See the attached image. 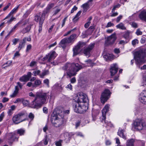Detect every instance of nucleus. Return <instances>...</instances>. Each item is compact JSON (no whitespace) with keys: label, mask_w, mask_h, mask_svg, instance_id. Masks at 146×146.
Segmentation results:
<instances>
[{"label":"nucleus","mask_w":146,"mask_h":146,"mask_svg":"<svg viewBox=\"0 0 146 146\" xmlns=\"http://www.w3.org/2000/svg\"><path fill=\"white\" fill-rule=\"evenodd\" d=\"M77 35L75 34H72L68 38H66L69 43L73 42L76 38Z\"/></svg>","instance_id":"19"},{"label":"nucleus","mask_w":146,"mask_h":146,"mask_svg":"<svg viewBox=\"0 0 146 146\" xmlns=\"http://www.w3.org/2000/svg\"><path fill=\"white\" fill-rule=\"evenodd\" d=\"M8 137L7 142L10 145L12 144L14 141H17L18 137H17L15 133H9L7 135Z\"/></svg>","instance_id":"11"},{"label":"nucleus","mask_w":146,"mask_h":146,"mask_svg":"<svg viewBox=\"0 0 146 146\" xmlns=\"http://www.w3.org/2000/svg\"><path fill=\"white\" fill-rule=\"evenodd\" d=\"M43 83L46 85L47 87H49V80L47 79H45L43 80Z\"/></svg>","instance_id":"46"},{"label":"nucleus","mask_w":146,"mask_h":146,"mask_svg":"<svg viewBox=\"0 0 146 146\" xmlns=\"http://www.w3.org/2000/svg\"><path fill=\"white\" fill-rule=\"evenodd\" d=\"M57 56V54L55 51H52L48 54L46 55L43 59L44 60L48 59V61L50 62L52 60H54Z\"/></svg>","instance_id":"13"},{"label":"nucleus","mask_w":146,"mask_h":146,"mask_svg":"<svg viewBox=\"0 0 146 146\" xmlns=\"http://www.w3.org/2000/svg\"><path fill=\"white\" fill-rule=\"evenodd\" d=\"M54 3H50L48 4L46 8L43 11L41 17L45 19L46 15L50 12V10L54 7Z\"/></svg>","instance_id":"8"},{"label":"nucleus","mask_w":146,"mask_h":146,"mask_svg":"<svg viewBox=\"0 0 146 146\" xmlns=\"http://www.w3.org/2000/svg\"><path fill=\"white\" fill-rule=\"evenodd\" d=\"M139 99L140 102L142 103L146 104V90H143L141 93Z\"/></svg>","instance_id":"15"},{"label":"nucleus","mask_w":146,"mask_h":146,"mask_svg":"<svg viewBox=\"0 0 146 146\" xmlns=\"http://www.w3.org/2000/svg\"><path fill=\"white\" fill-rule=\"evenodd\" d=\"M118 70V66L117 64H113L111 67L110 72L111 76L114 75L117 73Z\"/></svg>","instance_id":"17"},{"label":"nucleus","mask_w":146,"mask_h":146,"mask_svg":"<svg viewBox=\"0 0 146 146\" xmlns=\"http://www.w3.org/2000/svg\"><path fill=\"white\" fill-rule=\"evenodd\" d=\"M31 73L30 72H28L27 74V75H26L25 76L27 78H28V79L29 80V79H30L31 76Z\"/></svg>","instance_id":"64"},{"label":"nucleus","mask_w":146,"mask_h":146,"mask_svg":"<svg viewBox=\"0 0 146 146\" xmlns=\"http://www.w3.org/2000/svg\"><path fill=\"white\" fill-rule=\"evenodd\" d=\"M143 84L142 85V86L146 85V74L144 75L143 76Z\"/></svg>","instance_id":"52"},{"label":"nucleus","mask_w":146,"mask_h":146,"mask_svg":"<svg viewBox=\"0 0 146 146\" xmlns=\"http://www.w3.org/2000/svg\"><path fill=\"white\" fill-rule=\"evenodd\" d=\"M19 7V5H18L17 7H15L13 10H12L10 13L8 15L5 17L4 20H5L7 19L11 15L16 13Z\"/></svg>","instance_id":"21"},{"label":"nucleus","mask_w":146,"mask_h":146,"mask_svg":"<svg viewBox=\"0 0 146 146\" xmlns=\"http://www.w3.org/2000/svg\"><path fill=\"white\" fill-rule=\"evenodd\" d=\"M4 116L5 113L4 112H3L0 115V121H2Z\"/></svg>","instance_id":"61"},{"label":"nucleus","mask_w":146,"mask_h":146,"mask_svg":"<svg viewBox=\"0 0 146 146\" xmlns=\"http://www.w3.org/2000/svg\"><path fill=\"white\" fill-rule=\"evenodd\" d=\"M22 102L24 106H27L29 105V101L27 100H24L23 99Z\"/></svg>","instance_id":"42"},{"label":"nucleus","mask_w":146,"mask_h":146,"mask_svg":"<svg viewBox=\"0 0 146 146\" xmlns=\"http://www.w3.org/2000/svg\"><path fill=\"white\" fill-rule=\"evenodd\" d=\"M73 56H74L78 54L81 50L78 47L76 46L73 48Z\"/></svg>","instance_id":"20"},{"label":"nucleus","mask_w":146,"mask_h":146,"mask_svg":"<svg viewBox=\"0 0 146 146\" xmlns=\"http://www.w3.org/2000/svg\"><path fill=\"white\" fill-rule=\"evenodd\" d=\"M25 44L21 42H20L19 44V47L18 48L19 50H20L24 46Z\"/></svg>","instance_id":"51"},{"label":"nucleus","mask_w":146,"mask_h":146,"mask_svg":"<svg viewBox=\"0 0 146 146\" xmlns=\"http://www.w3.org/2000/svg\"><path fill=\"white\" fill-rule=\"evenodd\" d=\"M25 133V130L23 129H20L17 130V133L20 135L21 136L24 135Z\"/></svg>","instance_id":"34"},{"label":"nucleus","mask_w":146,"mask_h":146,"mask_svg":"<svg viewBox=\"0 0 146 146\" xmlns=\"http://www.w3.org/2000/svg\"><path fill=\"white\" fill-rule=\"evenodd\" d=\"M138 41L137 39L133 40L132 42V44L133 45H135L136 44H138Z\"/></svg>","instance_id":"59"},{"label":"nucleus","mask_w":146,"mask_h":146,"mask_svg":"<svg viewBox=\"0 0 146 146\" xmlns=\"http://www.w3.org/2000/svg\"><path fill=\"white\" fill-rule=\"evenodd\" d=\"M73 108L74 111L76 113H82L83 110H84L83 108H81V104L77 102L76 101L73 102Z\"/></svg>","instance_id":"9"},{"label":"nucleus","mask_w":146,"mask_h":146,"mask_svg":"<svg viewBox=\"0 0 146 146\" xmlns=\"http://www.w3.org/2000/svg\"><path fill=\"white\" fill-rule=\"evenodd\" d=\"M134 140L133 139L128 140L126 143V146H134Z\"/></svg>","instance_id":"27"},{"label":"nucleus","mask_w":146,"mask_h":146,"mask_svg":"<svg viewBox=\"0 0 146 146\" xmlns=\"http://www.w3.org/2000/svg\"><path fill=\"white\" fill-rule=\"evenodd\" d=\"M62 140H60L58 141H56L55 143V144L56 146H62Z\"/></svg>","instance_id":"47"},{"label":"nucleus","mask_w":146,"mask_h":146,"mask_svg":"<svg viewBox=\"0 0 146 146\" xmlns=\"http://www.w3.org/2000/svg\"><path fill=\"white\" fill-rule=\"evenodd\" d=\"M129 32L128 31L126 32L125 33V34L123 35V36L124 38L126 39L129 37Z\"/></svg>","instance_id":"53"},{"label":"nucleus","mask_w":146,"mask_h":146,"mask_svg":"<svg viewBox=\"0 0 146 146\" xmlns=\"http://www.w3.org/2000/svg\"><path fill=\"white\" fill-rule=\"evenodd\" d=\"M31 25H29L27 26L25 29H23L22 32L23 34L29 32L31 29Z\"/></svg>","instance_id":"32"},{"label":"nucleus","mask_w":146,"mask_h":146,"mask_svg":"<svg viewBox=\"0 0 146 146\" xmlns=\"http://www.w3.org/2000/svg\"><path fill=\"white\" fill-rule=\"evenodd\" d=\"M81 7L83 9V12L85 13L86 12L87 10L90 8V5L89 4H88L87 3H85L83 4L81 6Z\"/></svg>","instance_id":"22"},{"label":"nucleus","mask_w":146,"mask_h":146,"mask_svg":"<svg viewBox=\"0 0 146 146\" xmlns=\"http://www.w3.org/2000/svg\"><path fill=\"white\" fill-rule=\"evenodd\" d=\"M23 22V20L22 19L18 22L14 26L17 28L19 25L21 24Z\"/></svg>","instance_id":"60"},{"label":"nucleus","mask_w":146,"mask_h":146,"mask_svg":"<svg viewBox=\"0 0 146 146\" xmlns=\"http://www.w3.org/2000/svg\"><path fill=\"white\" fill-rule=\"evenodd\" d=\"M86 45V43L84 42H79L77 45V47H78L80 49V48L83 47V46Z\"/></svg>","instance_id":"41"},{"label":"nucleus","mask_w":146,"mask_h":146,"mask_svg":"<svg viewBox=\"0 0 146 146\" xmlns=\"http://www.w3.org/2000/svg\"><path fill=\"white\" fill-rule=\"evenodd\" d=\"M66 43H69L66 38H65L61 40L60 43V46L63 48H65L66 46H65L64 45Z\"/></svg>","instance_id":"23"},{"label":"nucleus","mask_w":146,"mask_h":146,"mask_svg":"<svg viewBox=\"0 0 146 146\" xmlns=\"http://www.w3.org/2000/svg\"><path fill=\"white\" fill-rule=\"evenodd\" d=\"M82 68V66L78 64H71L67 63L62 67V70L66 71L67 75L69 77L75 76L78 72Z\"/></svg>","instance_id":"2"},{"label":"nucleus","mask_w":146,"mask_h":146,"mask_svg":"<svg viewBox=\"0 0 146 146\" xmlns=\"http://www.w3.org/2000/svg\"><path fill=\"white\" fill-rule=\"evenodd\" d=\"M111 94L109 90L105 89L101 95V102L103 104H104L110 98Z\"/></svg>","instance_id":"7"},{"label":"nucleus","mask_w":146,"mask_h":146,"mask_svg":"<svg viewBox=\"0 0 146 146\" xmlns=\"http://www.w3.org/2000/svg\"><path fill=\"white\" fill-rule=\"evenodd\" d=\"M29 117L32 121L34 119V115L32 113H30L29 115Z\"/></svg>","instance_id":"57"},{"label":"nucleus","mask_w":146,"mask_h":146,"mask_svg":"<svg viewBox=\"0 0 146 146\" xmlns=\"http://www.w3.org/2000/svg\"><path fill=\"white\" fill-rule=\"evenodd\" d=\"M36 64L37 62H36L34 61H32L30 64V66L31 67L35 66L36 65Z\"/></svg>","instance_id":"48"},{"label":"nucleus","mask_w":146,"mask_h":146,"mask_svg":"<svg viewBox=\"0 0 146 146\" xmlns=\"http://www.w3.org/2000/svg\"><path fill=\"white\" fill-rule=\"evenodd\" d=\"M19 41V39L14 38L12 40V42H13V44L15 45L17 42Z\"/></svg>","instance_id":"58"},{"label":"nucleus","mask_w":146,"mask_h":146,"mask_svg":"<svg viewBox=\"0 0 146 146\" xmlns=\"http://www.w3.org/2000/svg\"><path fill=\"white\" fill-rule=\"evenodd\" d=\"M19 80L21 82H25L29 80L28 78H27L25 75H24L19 78Z\"/></svg>","instance_id":"35"},{"label":"nucleus","mask_w":146,"mask_h":146,"mask_svg":"<svg viewBox=\"0 0 146 146\" xmlns=\"http://www.w3.org/2000/svg\"><path fill=\"white\" fill-rule=\"evenodd\" d=\"M40 71L39 70H37L34 71L33 72V75L34 76H36L37 75L40 74Z\"/></svg>","instance_id":"50"},{"label":"nucleus","mask_w":146,"mask_h":146,"mask_svg":"<svg viewBox=\"0 0 146 146\" xmlns=\"http://www.w3.org/2000/svg\"><path fill=\"white\" fill-rule=\"evenodd\" d=\"M124 130L122 129L121 128H119L118 131L117 133L118 135L120 137H122L123 138L126 139V137L124 135L123 133Z\"/></svg>","instance_id":"24"},{"label":"nucleus","mask_w":146,"mask_h":146,"mask_svg":"<svg viewBox=\"0 0 146 146\" xmlns=\"http://www.w3.org/2000/svg\"><path fill=\"white\" fill-rule=\"evenodd\" d=\"M77 102L81 104L82 103H85L88 100L86 96L82 92L79 93L77 95Z\"/></svg>","instance_id":"10"},{"label":"nucleus","mask_w":146,"mask_h":146,"mask_svg":"<svg viewBox=\"0 0 146 146\" xmlns=\"http://www.w3.org/2000/svg\"><path fill=\"white\" fill-rule=\"evenodd\" d=\"M41 83L40 80L38 79L35 80L34 84L33 85V87L36 88L40 86Z\"/></svg>","instance_id":"30"},{"label":"nucleus","mask_w":146,"mask_h":146,"mask_svg":"<svg viewBox=\"0 0 146 146\" xmlns=\"http://www.w3.org/2000/svg\"><path fill=\"white\" fill-rule=\"evenodd\" d=\"M135 33L138 36L141 35L142 34V32L141 31L140 29H138L137 30Z\"/></svg>","instance_id":"49"},{"label":"nucleus","mask_w":146,"mask_h":146,"mask_svg":"<svg viewBox=\"0 0 146 146\" xmlns=\"http://www.w3.org/2000/svg\"><path fill=\"white\" fill-rule=\"evenodd\" d=\"M138 143L139 146H145V142L144 141H139L138 142Z\"/></svg>","instance_id":"56"},{"label":"nucleus","mask_w":146,"mask_h":146,"mask_svg":"<svg viewBox=\"0 0 146 146\" xmlns=\"http://www.w3.org/2000/svg\"><path fill=\"white\" fill-rule=\"evenodd\" d=\"M11 63V61H8L6 63L2 65V68H5L6 67L9 66Z\"/></svg>","instance_id":"36"},{"label":"nucleus","mask_w":146,"mask_h":146,"mask_svg":"<svg viewBox=\"0 0 146 146\" xmlns=\"http://www.w3.org/2000/svg\"><path fill=\"white\" fill-rule=\"evenodd\" d=\"M20 55V54L19 53L18 51H17L14 54L13 59H14L16 57H18Z\"/></svg>","instance_id":"63"},{"label":"nucleus","mask_w":146,"mask_h":146,"mask_svg":"<svg viewBox=\"0 0 146 146\" xmlns=\"http://www.w3.org/2000/svg\"><path fill=\"white\" fill-rule=\"evenodd\" d=\"M62 137L63 138L62 136H63L65 139H68L69 141L70 139V135L67 132H65L63 133L61 135Z\"/></svg>","instance_id":"31"},{"label":"nucleus","mask_w":146,"mask_h":146,"mask_svg":"<svg viewBox=\"0 0 146 146\" xmlns=\"http://www.w3.org/2000/svg\"><path fill=\"white\" fill-rule=\"evenodd\" d=\"M95 25H93L91 26L88 29V31L90 30V33H92L93 32L94 30L95 29Z\"/></svg>","instance_id":"43"},{"label":"nucleus","mask_w":146,"mask_h":146,"mask_svg":"<svg viewBox=\"0 0 146 146\" xmlns=\"http://www.w3.org/2000/svg\"><path fill=\"white\" fill-rule=\"evenodd\" d=\"M43 141L44 143V144L45 145H46L48 144V138L47 136L46 135L45 136L43 140Z\"/></svg>","instance_id":"44"},{"label":"nucleus","mask_w":146,"mask_h":146,"mask_svg":"<svg viewBox=\"0 0 146 146\" xmlns=\"http://www.w3.org/2000/svg\"><path fill=\"white\" fill-rule=\"evenodd\" d=\"M110 105L108 104L105 105L104 108L102 110V116L100 117L103 120H105L106 119V113L109 111Z\"/></svg>","instance_id":"16"},{"label":"nucleus","mask_w":146,"mask_h":146,"mask_svg":"<svg viewBox=\"0 0 146 146\" xmlns=\"http://www.w3.org/2000/svg\"><path fill=\"white\" fill-rule=\"evenodd\" d=\"M138 17L141 20L146 22V9H144L140 12Z\"/></svg>","instance_id":"18"},{"label":"nucleus","mask_w":146,"mask_h":146,"mask_svg":"<svg viewBox=\"0 0 146 146\" xmlns=\"http://www.w3.org/2000/svg\"><path fill=\"white\" fill-rule=\"evenodd\" d=\"M44 18H42V17H41L40 18V25L38 29V32L39 33H40L41 31H42V24L43 23L44 21Z\"/></svg>","instance_id":"26"},{"label":"nucleus","mask_w":146,"mask_h":146,"mask_svg":"<svg viewBox=\"0 0 146 146\" xmlns=\"http://www.w3.org/2000/svg\"><path fill=\"white\" fill-rule=\"evenodd\" d=\"M114 25L113 23H111V22H110L108 23L106 27V28H108L111 26H113Z\"/></svg>","instance_id":"54"},{"label":"nucleus","mask_w":146,"mask_h":146,"mask_svg":"<svg viewBox=\"0 0 146 146\" xmlns=\"http://www.w3.org/2000/svg\"><path fill=\"white\" fill-rule=\"evenodd\" d=\"M19 90V88H18V86H15V90L14 91L12 94L10 96L11 98H13L15 97L18 93Z\"/></svg>","instance_id":"25"},{"label":"nucleus","mask_w":146,"mask_h":146,"mask_svg":"<svg viewBox=\"0 0 146 146\" xmlns=\"http://www.w3.org/2000/svg\"><path fill=\"white\" fill-rule=\"evenodd\" d=\"M40 13H38L35 17V20L37 22H40V20L41 17H40Z\"/></svg>","instance_id":"38"},{"label":"nucleus","mask_w":146,"mask_h":146,"mask_svg":"<svg viewBox=\"0 0 146 146\" xmlns=\"http://www.w3.org/2000/svg\"><path fill=\"white\" fill-rule=\"evenodd\" d=\"M131 25L134 28H136L138 27L137 24L134 22H132L131 23Z\"/></svg>","instance_id":"45"},{"label":"nucleus","mask_w":146,"mask_h":146,"mask_svg":"<svg viewBox=\"0 0 146 146\" xmlns=\"http://www.w3.org/2000/svg\"><path fill=\"white\" fill-rule=\"evenodd\" d=\"M122 17L123 16L122 15H120L116 19V22L117 23L119 22L120 20L122 18Z\"/></svg>","instance_id":"62"},{"label":"nucleus","mask_w":146,"mask_h":146,"mask_svg":"<svg viewBox=\"0 0 146 146\" xmlns=\"http://www.w3.org/2000/svg\"><path fill=\"white\" fill-rule=\"evenodd\" d=\"M16 28L15 26H14L11 29V30L9 32L8 35L5 37V38H6L7 37L9 36L12 33L14 32L15 31Z\"/></svg>","instance_id":"39"},{"label":"nucleus","mask_w":146,"mask_h":146,"mask_svg":"<svg viewBox=\"0 0 146 146\" xmlns=\"http://www.w3.org/2000/svg\"><path fill=\"white\" fill-rule=\"evenodd\" d=\"M48 74V71L46 70L44 71L42 73L39 74L41 78H43L46 75Z\"/></svg>","instance_id":"37"},{"label":"nucleus","mask_w":146,"mask_h":146,"mask_svg":"<svg viewBox=\"0 0 146 146\" xmlns=\"http://www.w3.org/2000/svg\"><path fill=\"white\" fill-rule=\"evenodd\" d=\"M51 120L52 124L55 127H59L63 123V116H60L59 114H57L56 112H54L51 115Z\"/></svg>","instance_id":"3"},{"label":"nucleus","mask_w":146,"mask_h":146,"mask_svg":"<svg viewBox=\"0 0 146 146\" xmlns=\"http://www.w3.org/2000/svg\"><path fill=\"white\" fill-rule=\"evenodd\" d=\"M116 39L115 34L113 33L107 38L106 43L108 44H112L114 43Z\"/></svg>","instance_id":"14"},{"label":"nucleus","mask_w":146,"mask_h":146,"mask_svg":"<svg viewBox=\"0 0 146 146\" xmlns=\"http://www.w3.org/2000/svg\"><path fill=\"white\" fill-rule=\"evenodd\" d=\"M132 129L141 130L146 129V124L144 120L141 119H137L133 122Z\"/></svg>","instance_id":"4"},{"label":"nucleus","mask_w":146,"mask_h":146,"mask_svg":"<svg viewBox=\"0 0 146 146\" xmlns=\"http://www.w3.org/2000/svg\"><path fill=\"white\" fill-rule=\"evenodd\" d=\"M145 53L142 50H139L136 52L134 58L138 63H142L143 61Z\"/></svg>","instance_id":"6"},{"label":"nucleus","mask_w":146,"mask_h":146,"mask_svg":"<svg viewBox=\"0 0 146 146\" xmlns=\"http://www.w3.org/2000/svg\"><path fill=\"white\" fill-rule=\"evenodd\" d=\"M16 19V18L14 17H12L9 20H8L7 23L8 24H10L14 20Z\"/></svg>","instance_id":"55"},{"label":"nucleus","mask_w":146,"mask_h":146,"mask_svg":"<svg viewBox=\"0 0 146 146\" xmlns=\"http://www.w3.org/2000/svg\"><path fill=\"white\" fill-rule=\"evenodd\" d=\"M120 6L121 5L119 3H118L117 5L114 6L113 9H112L111 12H114L116 9L119 8L120 7Z\"/></svg>","instance_id":"40"},{"label":"nucleus","mask_w":146,"mask_h":146,"mask_svg":"<svg viewBox=\"0 0 146 146\" xmlns=\"http://www.w3.org/2000/svg\"><path fill=\"white\" fill-rule=\"evenodd\" d=\"M27 116L26 111H21L13 117L12 118L13 121L15 124L19 123L25 120Z\"/></svg>","instance_id":"5"},{"label":"nucleus","mask_w":146,"mask_h":146,"mask_svg":"<svg viewBox=\"0 0 146 146\" xmlns=\"http://www.w3.org/2000/svg\"><path fill=\"white\" fill-rule=\"evenodd\" d=\"M95 44L94 43L90 44L87 47L84 49L83 53L86 56H90V53L94 48Z\"/></svg>","instance_id":"12"},{"label":"nucleus","mask_w":146,"mask_h":146,"mask_svg":"<svg viewBox=\"0 0 146 146\" xmlns=\"http://www.w3.org/2000/svg\"><path fill=\"white\" fill-rule=\"evenodd\" d=\"M100 119L101 122H103L104 121V122L105 124H106V127L107 126H109L110 127H112L113 125L110 122L106 121V119L105 120H103L102 118Z\"/></svg>","instance_id":"33"},{"label":"nucleus","mask_w":146,"mask_h":146,"mask_svg":"<svg viewBox=\"0 0 146 146\" xmlns=\"http://www.w3.org/2000/svg\"><path fill=\"white\" fill-rule=\"evenodd\" d=\"M82 12L81 11H79L75 16L74 18L73 19V21L74 22H76L79 19V17L80 16Z\"/></svg>","instance_id":"29"},{"label":"nucleus","mask_w":146,"mask_h":146,"mask_svg":"<svg viewBox=\"0 0 146 146\" xmlns=\"http://www.w3.org/2000/svg\"><path fill=\"white\" fill-rule=\"evenodd\" d=\"M50 96H52V94L50 95L49 93H37L35 100L30 104V107L38 109L41 107L42 104L47 102V100Z\"/></svg>","instance_id":"1"},{"label":"nucleus","mask_w":146,"mask_h":146,"mask_svg":"<svg viewBox=\"0 0 146 146\" xmlns=\"http://www.w3.org/2000/svg\"><path fill=\"white\" fill-rule=\"evenodd\" d=\"M116 27L119 29L122 30H125L126 29V27H125L124 25L122 23H121L116 26Z\"/></svg>","instance_id":"28"}]
</instances>
